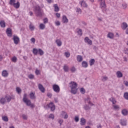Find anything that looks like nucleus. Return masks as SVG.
I'll list each match as a JSON object with an SVG mask.
<instances>
[{"label":"nucleus","instance_id":"nucleus-1","mask_svg":"<svg viewBox=\"0 0 128 128\" xmlns=\"http://www.w3.org/2000/svg\"><path fill=\"white\" fill-rule=\"evenodd\" d=\"M12 100H14V96L6 95L4 97L0 98V104L3 105L5 104L6 102H10Z\"/></svg>","mask_w":128,"mask_h":128},{"label":"nucleus","instance_id":"nucleus-2","mask_svg":"<svg viewBox=\"0 0 128 128\" xmlns=\"http://www.w3.org/2000/svg\"><path fill=\"white\" fill-rule=\"evenodd\" d=\"M69 86L71 88V92L73 94H76L78 92V84L74 82H71L69 84Z\"/></svg>","mask_w":128,"mask_h":128},{"label":"nucleus","instance_id":"nucleus-3","mask_svg":"<svg viewBox=\"0 0 128 128\" xmlns=\"http://www.w3.org/2000/svg\"><path fill=\"white\" fill-rule=\"evenodd\" d=\"M34 12L36 16H39L40 18H42L44 14V11L42 10L40 6H36L34 8Z\"/></svg>","mask_w":128,"mask_h":128},{"label":"nucleus","instance_id":"nucleus-4","mask_svg":"<svg viewBox=\"0 0 128 128\" xmlns=\"http://www.w3.org/2000/svg\"><path fill=\"white\" fill-rule=\"evenodd\" d=\"M28 96V95L25 94L24 95V97H23V102H24L25 104H26V106H30V108H34V104H32V102H30V100L28 99V98H26V96Z\"/></svg>","mask_w":128,"mask_h":128},{"label":"nucleus","instance_id":"nucleus-5","mask_svg":"<svg viewBox=\"0 0 128 128\" xmlns=\"http://www.w3.org/2000/svg\"><path fill=\"white\" fill-rule=\"evenodd\" d=\"M16 0H10L9 4L10 6H13L15 8H20V2H18L16 3Z\"/></svg>","mask_w":128,"mask_h":128},{"label":"nucleus","instance_id":"nucleus-6","mask_svg":"<svg viewBox=\"0 0 128 128\" xmlns=\"http://www.w3.org/2000/svg\"><path fill=\"white\" fill-rule=\"evenodd\" d=\"M47 106L48 108H50V110L52 112H54V110H56V106H54V103L52 102L47 104Z\"/></svg>","mask_w":128,"mask_h":128},{"label":"nucleus","instance_id":"nucleus-7","mask_svg":"<svg viewBox=\"0 0 128 128\" xmlns=\"http://www.w3.org/2000/svg\"><path fill=\"white\" fill-rule=\"evenodd\" d=\"M53 90L55 92L58 93L60 92V86L58 85L54 84L52 86Z\"/></svg>","mask_w":128,"mask_h":128},{"label":"nucleus","instance_id":"nucleus-8","mask_svg":"<svg viewBox=\"0 0 128 128\" xmlns=\"http://www.w3.org/2000/svg\"><path fill=\"white\" fill-rule=\"evenodd\" d=\"M13 40L15 44H18L20 42V38L16 36H14L13 37Z\"/></svg>","mask_w":128,"mask_h":128},{"label":"nucleus","instance_id":"nucleus-9","mask_svg":"<svg viewBox=\"0 0 128 128\" xmlns=\"http://www.w3.org/2000/svg\"><path fill=\"white\" fill-rule=\"evenodd\" d=\"M84 42L88 44H90V46H92V41L90 40V38H88V37H86L84 39Z\"/></svg>","mask_w":128,"mask_h":128},{"label":"nucleus","instance_id":"nucleus-10","mask_svg":"<svg viewBox=\"0 0 128 128\" xmlns=\"http://www.w3.org/2000/svg\"><path fill=\"white\" fill-rule=\"evenodd\" d=\"M38 88L41 92H46V89L44 88V86L42 84H39L38 85Z\"/></svg>","mask_w":128,"mask_h":128},{"label":"nucleus","instance_id":"nucleus-11","mask_svg":"<svg viewBox=\"0 0 128 128\" xmlns=\"http://www.w3.org/2000/svg\"><path fill=\"white\" fill-rule=\"evenodd\" d=\"M56 42L58 46H62V42L60 39H57L56 40Z\"/></svg>","mask_w":128,"mask_h":128},{"label":"nucleus","instance_id":"nucleus-12","mask_svg":"<svg viewBox=\"0 0 128 128\" xmlns=\"http://www.w3.org/2000/svg\"><path fill=\"white\" fill-rule=\"evenodd\" d=\"M6 32L8 36H12V29L10 28H8Z\"/></svg>","mask_w":128,"mask_h":128},{"label":"nucleus","instance_id":"nucleus-13","mask_svg":"<svg viewBox=\"0 0 128 128\" xmlns=\"http://www.w3.org/2000/svg\"><path fill=\"white\" fill-rule=\"evenodd\" d=\"M62 22H63L64 24H68V19L66 18V16H63Z\"/></svg>","mask_w":128,"mask_h":128},{"label":"nucleus","instance_id":"nucleus-14","mask_svg":"<svg viewBox=\"0 0 128 128\" xmlns=\"http://www.w3.org/2000/svg\"><path fill=\"white\" fill-rule=\"evenodd\" d=\"M128 26V24H126V22H124L122 24V25L121 26L122 30H126Z\"/></svg>","mask_w":128,"mask_h":128},{"label":"nucleus","instance_id":"nucleus-15","mask_svg":"<svg viewBox=\"0 0 128 128\" xmlns=\"http://www.w3.org/2000/svg\"><path fill=\"white\" fill-rule=\"evenodd\" d=\"M2 76L4 78H8V71L6 70H4L2 72Z\"/></svg>","mask_w":128,"mask_h":128},{"label":"nucleus","instance_id":"nucleus-16","mask_svg":"<svg viewBox=\"0 0 128 128\" xmlns=\"http://www.w3.org/2000/svg\"><path fill=\"white\" fill-rule=\"evenodd\" d=\"M116 75L117 78H122V73L120 71H117L116 72Z\"/></svg>","mask_w":128,"mask_h":128},{"label":"nucleus","instance_id":"nucleus-17","mask_svg":"<svg viewBox=\"0 0 128 128\" xmlns=\"http://www.w3.org/2000/svg\"><path fill=\"white\" fill-rule=\"evenodd\" d=\"M82 68H86L88 66V62L86 61H83L82 63Z\"/></svg>","mask_w":128,"mask_h":128},{"label":"nucleus","instance_id":"nucleus-18","mask_svg":"<svg viewBox=\"0 0 128 128\" xmlns=\"http://www.w3.org/2000/svg\"><path fill=\"white\" fill-rule=\"evenodd\" d=\"M63 70L65 72H68L70 70V68L66 64H65L64 66Z\"/></svg>","mask_w":128,"mask_h":128},{"label":"nucleus","instance_id":"nucleus-19","mask_svg":"<svg viewBox=\"0 0 128 128\" xmlns=\"http://www.w3.org/2000/svg\"><path fill=\"white\" fill-rule=\"evenodd\" d=\"M80 124H81V126H84V124H86V119H84V118H80Z\"/></svg>","mask_w":128,"mask_h":128},{"label":"nucleus","instance_id":"nucleus-20","mask_svg":"<svg viewBox=\"0 0 128 128\" xmlns=\"http://www.w3.org/2000/svg\"><path fill=\"white\" fill-rule=\"evenodd\" d=\"M107 36L108 38H109L112 40V38H114V35L112 33L110 32L108 33Z\"/></svg>","mask_w":128,"mask_h":128},{"label":"nucleus","instance_id":"nucleus-21","mask_svg":"<svg viewBox=\"0 0 128 128\" xmlns=\"http://www.w3.org/2000/svg\"><path fill=\"white\" fill-rule=\"evenodd\" d=\"M76 58H77V60H78V62H82L83 58L82 56H80V55L77 56Z\"/></svg>","mask_w":128,"mask_h":128},{"label":"nucleus","instance_id":"nucleus-22","mask_svg":"<svg viewBox=\"0 0 128 128\" xmlns=\"http://www.w3.org/2000/svg\"><path fill=\"white\" fill-rule=\"evenodd\" d=\"M100 7L101 8H106V5L104 2H100Z\"/></svg>","mask_w":128,"mask_h":128},{"label":"nucleus","instance_id":"nucleus-23","mask_svg":"<svg viewBox=\"0 0 128 128\" xmlns=\"http://www.w3.org/2000/svg\"><path fill=\"white\" fill-rule=\"evenodd\" d=\"M32 52L34 54V56H38V49L34 48L32 50Z\"/></svg>","mask_w":128,"mask_h":128},{"label":"nucleus","instance_id":"nucleus-24","mask_svg":"<svg viewBox=\"0 0 128 128\" xmlns=\"http://www.w3.org/2000/svg\"><path fill=\"white\" fill-rule=\"evenodd\" d=\"M30 98L31 100H36V95L34 94V92H32L30 94Z\"/></svg>","mask_w":128,"mask_h":128},{"label":"nucleus","instance_id":"nucleus-25","mask_svg":"<svg viewBox=\"0 0 128 128\" xmlns=\"http://www.w3.org/2000/svg\"><path fill=\"white\" fill-rule=\"evenodd\" d=\"M120 123L122 126H126V120L124 119L121 120Z\"/></svg>","mask_w":128,"mask_h":128},{"label":"nucleus","instance_id":"nucleus-26","mask_svg":"<svg viewBox=\"0 0 128 128\" xmlns=\"http://www.w3.org/2000/svg\"><path fill=\"white\" fill-rule=\"evenodd\" d=\"M54 12H60V8H58V4H55L54 5Z\"/></svg>","mask_w":128,"mask_h":128},{"label":"nucleus","instance_id":"nucleus-27","mask_svg":"<svg viewBox=\"0 0 128 128\" xmlns=\"http://www.w3.org/2000/svg\"><path fill=\"white\" fill-rule=\"evenodd\" d=\"M112 107L114 108V110H120V106L116 104L113 105Z\"/></svg>","mask_w":128,"mask_h":128},{"label":"nucleus","instance_id":"nucleus-28","mask_svg":"<svg viewBox=\"0 0 128 128\" xmlns=\"http://www.w3.org/2000/svg\"><path fill=\"white\" fill-rule=\"evenodd\" d=\"M80 3L81 6H84V8H86L88 6V4H86L84 1H82Z\"/></svg>","mask_w":128,"mask_h":128},{"label":"nucleus","instance_id":"nucleus-29","mask_svg":"<svg viewBox=\"0 0 128 128\" xmlns=\"http://www.w3.org/2000/svg\"><path fill=\"white\" fill-rule=\"evenodd\" d=\"M110 102H112L113 104H115L116 103V99L114 98H111L109 99Z\"/></svg>","mask_w":128,"mask_h":128},{"label":"nucleus","instance_id":"nucleus-30","mask_svg":"<svg viewBox=\"0 0 128 128\" xmlns=\"http://www.w3.org/2000/svg\"><path fill=\"white\" fill-rule=\"evenodd\" d=\"M0 26L1 28H6V22L4 20H1L0 22Z\"/></svg>","mask_w":128,"mask_h":128},{"label":"nucleus","instance_id":"nucleus-31","mask_svg":"<svg viewBox=\"0 0 128 128\" xmlns=\"http://www.w3.org/2000/svg\"><path fill=\"white\" fill-rule=\"evenodd\" d=\"M95 62H96V60L94 58L91 59L89 61L90 65V66H94V64Z\"/></svg>","mask_w":128,"mask_h":128},{"label":"nucleus","instance_id":"nucleus-32","mask_svg":"<svg viewBox=\"0 0 128 128\" xmlns=\"http://www.w3.org/2000/svg\"><path fill=\"white\" fill-rule=\"evenodd\" d=\"M122 114H123V116H128V112L126 110V109L123 110H122Z\"/></svg>","mask_w":128,"mask_h":128},{"label":"nucleus","instance_id":"nucleus-33","mask_svg":"<svg viewBox=\"0 0 128 128\" xmlns=\"http://www.w3.org/2000/svg\"><path fill=\"white\" fill-rule=\"evenodd\" d=\"M85 110H90V107L88 104H85L84 106Z\"/></svg>","mask_w":128,"mask_h":128},{"label":"nucleus","instance_id":"nucleus-34","mask_svg":"<svg viewBox=\"0 0 128 128\" xmlns=\"http://www.w3.org/2000/svg\"><path fill=\"white\" fill-rule=\"evenodd\" d=\"M40 30H44V28H46V25L44 24H40Z\"/></svg>","mask_w":128,"mask_h":128},{"label":"nucleus","instance_id":"nucleus-35","mask_svg":"<svg viewBox=\"0 0 128 128\" xmlns=\"http://www.w3.org/2000/svg\"><path fill=\"white\" fill-rule=\"evenodd\" d=\"M2 120L4 122H8V118L6 116H3L2 117Z\"/></svg>","mask_w":128,"mask_h":128},{"label":"nucleus","instance_id":"nucleus-36","mask_svg":"<svg viewBox=\"0 0 128 128\" xmlns=\"http://www.w3.org/2000/svg\"><path fill=\"white\" fill-rule=\"evenodd\" d=\"M77 32L78 36H81L82 34V29L80 28L78 29Z\"/></svg>","mask_w":128,"mask_h":128},{"label":"nucleus","instance_id":"nucleus-37","mask_svg":"<svg viewBox=\"0 0 128 128\" xmlns=\"http://www.w3.org/2000/svg\"><path fill=\"white\" fill-rule=\"evenodd\" d=\"M38 54H39L40 56H43L44 52L42 49L39 48Z\"/></svg>","mask_w":128,"mask_h":128},{"label":"nucleus","instance_id":"nucleus-38","mask_svg":"<svg viewBox=\"0 0 128 128\" xmlns=\"http://www.w3.org/2000/svg\"><path fill=\"white\" fill-rule=\"evenodd\" d=\"M124 98H125V100H128V92H126L124 94Z\"/></svg>","mask_w":128,"mask_h":128},{"label":"nucleus","instance_id":"nucleus-39","mask_svg":"<svg viewBox=\"0 0 128 128\" xmlns=\"http://www.w3.org/2000/svg\"><path fill=\"white\" fill-rule=\"evenodd\" d=\"M28 78L30 80H34V75L32 74H30L28 76Z\"/></svg>","mask_w":128,"mask_h":128},{"label":"nucleus","instance_id":"nucleus-40","mask_svg":"<svg viewBox=\"0 0 128 128\" xmlns=\"http://www.w3.org/2000/svg\"><path fill=\"white\" fill-rule=\"evenodd\" d=\"M12 60L13 62H16V60H18V58L14 56L12 58Z\"/></svg>","mask_w":128,"mask_h":128},{"label":"nucleus","instance_id":"nucleus-41","mask_svg":"<svg viewBox=\"0 0 128 128\" xmlns=\"http://www.w3.org/2000/svg\"><path fill=\"white\" fill-rule=\"evenodd\" d=\"M108 80V78L106 76L102 77V82H106V80Z\"/></svg>","mask_w":128,"mask_h":128},{"label":"nucleus","instance_id":"nucleus-42","mask_svg":"<svg viewBox=\"0 0 128 128\" xmlns=\"http://www.w3.org/2000/svg\"><path fill=\"white\" fill-rule=\"evenodd\" d=\"M80 92H81V94H86V90H84V88H80Z\"/></svg>","mask_w":128,"mask_h":128},{"label":"nucleus","instance_id":"nucleus-43","mask_svg":"<svg viewBox=\"0 0 128 128\" xmlns=\"http://www.w3.org/2000/svg\"><path fill=\"white\" fill-rule=\"evenodd\" d=\"M16 90L18 94H20V92H22V89L18 87L16 88Z\"/></svg>","mask_w":128,"mask_h":128},{"label":"nucleus","instance_id":"nucleus-44","mask_svg":"<svg viewBox=\"0 0 128 128\" xmlns=\"http://www.w3.org/2000/svg\"><path fill=\"white\" fill-rule=\"evenodd\" d=\"M48 118H52V120H54V114H51L49 115Z\"/></svg>","mask_w":128,"mask_h":128},{"label":"nucleus","instance_id":"nucleus-45","mask_svg":"<svg viewBox=\"0 0 128 128\" xmlns=\"http://www.w3.org/2000/svg\"><path fill=\"white\" fill-rule=\"evenodd\" d=\"M70 70L72 72H76V68H74V66H73L70 68Z\"/></svg>","mask_w":128,"mask_h":128},{"label":"nucleus","instance_id":"nucleus-46","mask_svg":"<svg viewBox=\"0 0 128 128\" xmlns=\"http://www.w3.org/2000/svg\"><path fill=\"white\" fill-rule=\"evenodd\" d=\"M22 118L23 120H28V116L26 114H23L22 116Z\"/></svg>","mask_w":128,"mask_h":128},{"label":"nucleus","instance_id":"nucleus-47","mask_svg":"<svg viewBox=\"0 0 128 128\" xmlns=\"http://www.w3.org/2000/svg\"><path fill=\"white\" fill-rule=\"evenodd\" d=\"M30 30H34V26L32 24L30 25Z\"/></svg>","mask_w":128,"mask_h":128},{"label":"nucleus","instance_id":"nucleus-48","mask_svg":"<svg viewBox=\"0 0 128 128\" xmlns=\"http://www.w3.org/2000/svg\"><path fill=\"white\" fill-rule=\"evenodd\" d=\"M74 120L76 122H78V120H80V118L78 116H76L74 118Z\"/></svg>","mask_w":128,"mask_h":128},{"label":"nucleus","instance_id":"nucleus-49","mask_svg":"<svg viewBox=\"0 0 128 128\" xmlns=\"http://www.w3.org/2000/svg\"><path fill=\"white\" fill-rule=\"evenodd\" d=\"M65 56L66 58H70V54L69 52H65Z\"/></svg>","mask_w":128,"mask_h":128},{"label":"nucleus","instance_id":"nucleus-50","mask_svg":"<svg viewBox=\"0 0 128 128\" xmlns=\"http://www.w3.org/2000/svg\"><path fill=\"white\" fill-rule=\"evenodd\" d=\"M44 24H48V18H44Z\"/></svg>","mask_w":128,"mask_h":128},{"label":"nucleus","instance_id":"nucleus-51","mask_svg":"<svg viewBox=\"0 0 128 128\" xmlns=\"http://www.w3.org/2000/svg\"><path fill=\"white\" fill-rule=\"evenodd\" d=\"M76 12H80V14H82V10H80V8H77L76 10Z\"/></svg>","mask_w":128,"mask_h":128},{"label":"nucleus","instance_id":"nucleus-52","mask_svg":"<svg viewBox=\"0 0 128 128\" xmlns=\"http://www.w3.org/2000/svg\"><path fill=\"white\" fill-rule=\"evenodd\" d=\"M35 74H36V76H38V74H40L39 70H38V69H36V70Z\"/></svg>","mask_w":128,"mask_h":128},{"label":"nucleus","instance_id":"nucleus-53","mask_svg":"<svg viewBox=\"0 0 128 128\" xmlns=\"http://www.w3.org/2000/svg\"><path fill=\"white\" fill-rule=\"evenodd\" d=\"M62 122H64V120L62 119H60L58 121V123L60 124V126H62Z\"/></svg>","mask_w":128,"mask_h":128},{"label":"nucleus","instance_id":"nucleus-54","mask_svg":"<svg viewBox=\"0 0 128 128\" xmlns=\"http://www.w3.org/2000/svg\"><path fill=\"white\" fill-rule=\"evenodd\" d=\"M63 116H64V120H66V118H68V114H66V113Z\"/></svg>","mask_w":128,"mask_h":128},{"label":"nucleus","instance_id":"nucleus-55","mask_svg":"<svg viewBox=\"0 0 128 128\" xmlns=\"http://www.w3.org/2000/svg\"><path fill=\"white\" fill-rule=\"evenodd\" d=\"M55 24L57 26H60V22L59 21H57V22H55Z\"/></svg>","mask_w":128,"mask_h":128},{"label":"nucleus","instance_id":"nucleus-56","mask_svg":"<svg viewBox=\"0 0 128 128\" xmlns=\"http://www.w3.org/2000/svg\"><path fill=\"white\" fill-rule=\"evenodd\" d=\"M86 102H88L90 101V97H88L86 98L85 99Z\"/></svg>","mask_w":128,"mask_h":128},{"label":"nucleus","instance_id":"nucleus-57","mask_svg":"<svg viewBox=\"0 0 128 128\" xmlns=\"http://www.w3.org/2000/svg\"><path fill=\"white\" fill-rule=\"evenodd\" d=\"M30 41L32 42H36V39L34 38H32L31 39H30Z\"/></svg>","mask_w":128,"mask_h":128},{"label":"nucleus","instance_id":"nucleus-58","mask_svg":"<svg viewBox=\"0 0 128 128\" xmlns=\"http://www.w3.org/2000/svg\"><path fill=\"white\" fill-rule=\"evenodd\" d=\"M122 6H123L124 8H128V4H122Z\"/></svg>","mask_w":128,"mask_h":128},{"label":"nucleus","instance_id":"nucleus-59","mask_svg":"<svg viewBox=\"0 0 128 128\" xmlns=\"http://www.w3.org/2000/svg\"><path fill=\"white\" fill-rule=\"evenodd\" d=\"M66 114V112L64 111H62V112L61 114H62V116H64Z\"/></svg>","mask_w":128,"mask_h":128},{"label":"nucleus","instance_id":"nucleus-60","mask_svg":"<svg viewBox=\"0 0 128 128\" xmlns=\"http://www.w3.org/2000/svg\"><path fill=\"white\" fill-rule=\"evenodd\" d=\"M56 16L57 18H60V14L58 13H56Z\"/></svg>","mask_w":128,"mask_h":128},{"label":"nucleus","instance_id":"nucleus-61","mask_svg":"<svg viewBox=\"0 0 128 128\" xmlns=\"http://www.w3.org/2000/svg\"><path fill=\"white\" fill-rule=\"evenodd\" d=\"M47 96L50 98L52 96V93H48Z\"/></svg>","mask_w":128,"mask_h":128},{"label":"nucleus","instance_id":"nucleus-62","mask_svg":"<svg viewBox=\"0 0 128 128\" xmlns=\"http://www.w3.org/2000/svg\"><path fill=\"white\" fill-rule=\"evenodd\" d=\"M2 58H4L2 56L0 55V62H2Z\"/></svg>","mask_w":128,"mask_h":128},{"label":"nucleus","instance_id":"nucleus-63","mask_svg":"<svg viewBox=\"0 0 128 128\" xmlns=\"http://www.w3.org/2000/svg\"><path fill=\"white\" fill-rule=\"evenodd\" d=\"M98 128H102V125L101 124H98L97 125Z\"/></svg>","mask_w":128,"mask_h":128},{"label":"nucleus","instance_id":"nucleus-64","mask_svg":"<svg viewBox=\"0 0 128 128\" xmlns=\"http://www.w3.org/2000/svg\"><path fill=\"white\" fill-rule=\"evenodd\" d=\"M124 84L126 86H128V82L126 81L124 83Z\"/></svg>","mask_w":128,"mask_h":128}]
</instances>
